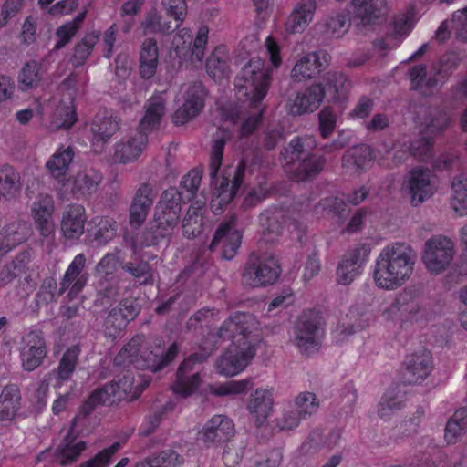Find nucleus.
<instances>
[{
    "mask_svg": "<svg viewBox=\"0 0 467 467\" xmlns=\"http://www.w3.org/2000/svg\"><path fill=\"white\" fill-rule=\"evenodd\" d=\"M415 263L416 255L410 245L394 243L385 246L375 262V285L386 291L401 287L412 275Z\"/></svg>",
    "mask_w": 467,
    "mask_h": 467,
    "instance_id": "f257e3e1",
    "label": "nucleus"
},
{
    "mask_svg": "<svg viewBox=\"0 0 467 467\" xmlns=\"http://www.w3.org/2000/svg\"><path fill=\"white\" fill-rule=\"evenodd\" d=\"M141 344V337H132L114 358V365L124 368L132 365L138 369L158 372L169 366L179 352L176 343L170 345L167 350L162 349L160 346L153 349L140 350Z\"/></svg>",
    "mask_w": 467,
    "mask_h": 467,
    "instance_id": "f03ea898",
    "label": "nucleus"
},
{
    "mask_svg": "<svg viewBox=\"0 0 467 467\" xmlns=\"http://www.w3.org/2000/svg\"><path fill=\"white\" fill-rule=\"evenodd\" d=\"M226 139L223 136L213 140L212 145L211 159L209 164L211 184L213 186V194L221 197L220 202L229 203L234 198L238 189L243 183L245 166L240 163L234 170L233 179L230 180L225 174L218 177L222 160L223 156Z\"/></svg>",
    "mask_w": 467,
    "mask_h": 467,
    "instance_id": "7ed1b4c3",
    "label": "nucleus"
},
{
    "mask_svg": "<svg viewBox=\"0 0 467 467\" xmlns=\"http://www.w3.org/2000/svg\"><path fill=\"white\" fill-rule=\"evenodd\" d=\"M269 83V70L265 69L264 60L257 57L244 66L234 80L237 91L249 99L254 108L266 95Z\"/></svg>",
    "mask_w": 467,
    "mask_h": 467,
    "instance_id": "20e7f679",
    "label": "nucleus"
},
{
    "mask_svg": "<svg viewBox=\"0 0 467 467\" xmlns=\"http://www.w3.org/2000/svg\"><path fill=\"white\" fill-rule=\"evenodd\" d=\"M325 321L316 309L305 310L298 317L296 326V344L299 351L311 356L319 351L325 337Z\"/></svg>",
    "mask_w": 467,
    "mask_h": 467,
    "instance_id": "39448f33",
    "label": "nucleus"
},
{
    "mask_svg": "<svg viewBox=\"0 0 467 467\" xmlns=\"http://www.w3.org/2000/svg\"><path fill=\"white\" fill-rule=\"evenodd\" d=\"M317 146L313 137L294 139V182H310L324 170L327 159L319 153L308 152Z\"/></svg>",
    "mask_w": 467,
    "mask_h": 467,
    "instance_id": "423d86ee",
    "label": "nucleus"
},
{
    "mask_svg": "<svg viewBox=\"0 0 467 467\" xmlns=\"http://www.w3.org/2000/svg\"><path fill=\"white\" fill-rule=\"evenodd\" d=\"M280 274L279 261L273 254H251L244 267L242 283L250 287L267 286L275 284Z\"/></svg>",
    "mask_w": 467,
    "mask_h": 467,
    "instance_id": "0eeeda50",
    "label": "nucleus"
},
{
    "mask_svg": "<svg viewBox=\"0 0 467 467\" xmlns=\"http://www.w3.org/2000/svg\"><path fill=\"white\" fill-rule=\"evenodd\" d=\"M262 343L261 336H252L250 341L239 340V345L226 350L216 360L219 374L233 377L244 370L254 358L256 349Z\"/></svg>",
    "mask_w": 467,
    "mask_h": 467,
    "instance_id": "6e6552de",
    "label": "nucleus"
},
{
    "mask_svg": "<svg viewBox=\"0 0 467 467\" xmlns=\"http://www.w3.org/2000/svg\"><path fill=\"white\" fill-rule=\"evenodd\" d=\"M212 353V349L201 347L198 352L191 354L179 365L176 381L172 386L175 393L186 398L197 389L201 378L199 372L194 371V366L206 361Z\"/></svg>",
    "mask_w": 467,
    "mask_h": 467,
    "instance_id": "1a4fd4ad",
    "label": "nucleus"
},
{
    "mask_svg": "<svg viewBox=\"0 0 467 467\" xmlns=\"http://www.w3.org/2000/svg\"><path fill=\"white\" fill-rule=\"evenodd\" d=\"M433 178L431 171L422 167H414L404 176L401 190L410 197L413 206L423 203L434 194L436 185Z\"/></svg>",
    "mask_w": 467,
    "mask_h": 467,
    "instance_id": "9d476101",
    "label": "nucleus"
},
{
    "mask_svg": "<svg viewBox=\"0 0 467 467\" xmlns=\"http://www.w3.org/2000/svg\"><path fill=\"white\" fill-rule=\"evenodd\" d=\"M451 119L445 111H440L421 130L420 137L412 140L409 150L419 161H428L432 157L434 138L450 124Z\"/></svg>",
    "mask_w": 467,
    "mask_h": 467,
    "instance_id": "9b49d317",
    "label": "nucleus"
},
{
    "mask_svg": "<svg viewBox=\"0 0 467 467\" xmlns=\"http://www.w3.org/2000/svg\"><path fill=\"white\" fill-rule=\"evenodd\" d=\"M455 254L453 242L446 236H433L424 245L422 262L431 274H440L451 264Z\"/></svg>",
    "mask_w": 467,
    "mask_h": 467,
    "instance_id": "f8f14e48",
    "label": "nucleus"
},
{
    "mask_svg": "<svg viewBox=\"0 0 467 467\" xmlns=\"http://www.w3.org/2000/svg\"><path fill=\"white\" fill-rule=\"evenodd\" d=\"M252 336H261L255 329L254 317L251 314L236 312L227 318L216 332L223 340H232L234 346L239 340L250 341Z\"/></svg>",
    "mask_w": 467,
    "mask_h": 467,
    "instance_id": "ddd939ff",
    "label": "nucleus"
},
{
    "mask_svg": "<svg viewBox=\"0 0 467 467\" xmlns=\"http://www.w3.org/2000/svg\"><path fill=\"white\" fill-rule=\"evenodd\" d=\"M371 247L368 244H358L349 249L341 258L337 269V278L340 285H349L360 274L368 260Z\"/></svg>",
    "mask_w": 467,
    "mask_h": 467,
    "instance_id": "4468645a",
    "label": "nucleus"
},
{
    "mask_svg": "<svg viewBox=\"0 0 467 467\" xmlns=\"http://www.w3.org/2000/svg\"><path fill=\"white\" fill-rule=\"evenodd\" d=\"M47 355V346L41 330H32L22 337L20 359L24 370L32 372L39 368Z\"/></svg>",
    "mask_w": 467,
    "mask_h": 467,
    "instance_id": "2eb2a0df",
    "label": "nucleus"
},
{
    "mask_svg": "<svg viewBox=\"0 0 467 467\" xmlns=\"http://www.w3.org/2000/svg\"><path fill=\"white\" fill-rule=\"evenodd\" d=\"M237 218L234 214L223 221L217 227L213 238L209 245L214 251L221 245L223 258L231 260L235 255L242 241V234L236 228Z\"/></svg>",
    "mask_w": 467,
    "mask_h": 467,
    "instance_id": "dca6fc26",
    "label": "nucleus"
},
{
    "mask_svg": "<svg viewBox=\"0 0 467 467\" xmlns=\"http://www.w3.org/2000/svg\"><path fill=\"white\" fill-rule=\"evenodd\" d=\"M182 211V193L176 188L165 190L154 210V218L174 231Z\"/></svg>",
    "mask_w": 467,
    "mask_h": 467,
    "instance_id": "f3484780",
    "label": "nucleus"
},
{
    "mask_svg": "<svg viewBox=\"0 0 467 467\" xmlns=\"http://www.w3.org/2000/svg\"><path fill=\"white\" fill-rule=\"evenodd\" d=\"M206 90L200 81L192 82L186 90L185 102L173 114L175 125H183L194 119L202 109Z\"/></svg>",
    "mask_w": 467,
    "mask_h": 467,
    "instance_id": "a211bd4d",
    "label": "nucleus"
},
{
    "mask_svg": "<svg viewBox=\"0 0 467 467\" xmlns=\"http://www.w3.org/2000/svg\"><path fill=\"white\" fill-rule=\"evenodd\" d=\"M156 198L154 185L150 182L140 184L130 206V224L139 228L146 220Z\"/></svg>",
    "mask_w": 467,
    "mask_h": 467,
    "instance_id": "6ab92c4d",
    "label": "nucleus"
},
{
    "mask_svg": "<svg viewBox=\"0 0 467 467\" xmlns=\"http://www.w3.org/2000/svg\"><path fill=\"white\" fill-rule=\"evenodd\" d=\"M234 425L233 421L224 415L213 416L202 427L199 432V440L205 446L210 447L221 441L228 440V437L234 434Z\"/></svg>",
    "mask_w": 467,
    "mask_h": 467,
    "instance_id": "aec40b11",
    "label": "nucleus"
},
{
    "mask_svg": "<svg viewBox=\"0 0 467 467\" xmlns=\"http://www.w3.org/2000/svg\"><path fill=\"white\" fill-rule=\"evenodd\" d=\"M86 262L84 254H78L74 257L60 283L59 295L70 287L67 296H76L84 288L88 277L84 272Z\"/></svg>",
    "mask_w": 467,
    "mask_h": 467,
    "instance_id": "412c9836",
    "label": "nucleus"
},
{
    "mask_svg": "<svg viewBox=\"0 0 467 467\" xmlns=\"http://www.w3.org/2000/svg\"><path fill=\"white\" fill-rule=\"evenodd\" d=\"M433 368L430 351L422 350L407 356L405 360V377L408 384H416L424 380Z\"/></svg>",
    "mask_w": 467,
    "mask_h": 467,
    "instance_id": "4be33fe9",
    "label": "nucleus"
},
{
    "mask_svg": "<svg viewBox=\"0 0 467 467\" xmlns=\"http://www.w3.org/2000/svg\"><path fill=\"white\" fill-rule=\"evenodd\" d=\"M120 119L107 109L99 110L90 124L93 143L106 144L119 130Z\"/></svg>",
    "mask_w": 467,
    "mask_h": 467,
    "instance_id": "5701e85b",
    "label": "nucleus"
},
{
    "mask_svg": "<svg viewBox=\"0 0 467 467\" xmlns=\"http://www.w3.org/2000/svg\"><path fill=\"white\" fill-rule=\"evenodd\" d=\"M148 145V135L137 132L134 136L121 140L114 146L113 161L118 163H129L139 158Z\"/></svg>",
    "mask_w": 467,
    "mask_h": 467,
    "instance_id": "b1692460",
    "label": "nucleus"
},
{
    "mask_svg": "<svg viewBox=\"0 0 467 467\" xmlns=\"http://www.w3.org/2000/svg\"><path fill=\"white\" fill-rule=\"evenodd\" d=\"M87 221L86 211L82 205H69L63 213L61 231L67 240L76 241L84 234Z\"/></svg>",
    "mask_w": 467,
    "mask_h": 467,
    "instance_id": "393cba45",
    "label": "nucleus"
},
{
    "mask_svg": "<svg viewBox=\"0 0 467 467\" xmlns=\"http://www.w3.org/2000/svg\"><path fill=\"white\" fill-rule=\"evenodd\" d=\"M78 419V417L77 416L72 420L68 432L55 451V459L61 465H67L76 462L81 452L87 448L85 441L74 443L77 439V434L74 433V428Z\"/></svg>",
    "mask_w": 467,
    "mask_h": 467,
    "instance_id": "a878e982",
    "label": "nucleus"
},
{
    "mask_svg": "<svg viewBox=\"0 0 467 467\" xmlns=\"http://www.w3.org/2000/svg\"><path fill=\"white\" fill-rule=\"evenodd\" d=\"M330 59V55L323 49L307 53L294 65V72L305 78H313L327 67Z\"/></svg>",
    "mask_w": 467,
    "mask_h": 467,
    "instance_id": "bb28decb",
    "label": "nucleus"
},
{
    "mask_svg": "<svg viewBox=\"0 0 467 467\" xmlns=\"http://www.w3.org/2000/svg\"><path fill=\"white\" fill-rule=\"evenodd\" d=\"M54 211L53 198L48 194H40L33 203L32 213L41 235L47 237L53 230L52 213Z\"/></svg>",
    "mask_w": 467,
    "mask_h": 467,
    "instance_id": "cd10ccee",
    "label": "nucleus"
},
{
    "mask_svg": "<svg viewBox=\"0 0 467 467\" xmlns=\"http://www.w3.org/2000/svg\"><path fill=\"white\" fill-rule=\"evenodd\" d=\"M410 88L423 96H430L438 86L437 73H428L426 64H418L408 70Z\"/></svg>",
    "mask_w": 467,
    "mask_h": 467,
    "instance_id": "c85d7f7f",
    "label": "nucleus"
},
{
    "mask_svg": "<svg viewBox=\"0 0 467 467\" xmlns=\"http://www.w3.org/2000/svg\"><path fill=\"white\" fill-rule=\"evenodd\" d=\"M94 306L106 308L118 301L120 296L119 280L115 276L101 275L96 283Z\"/></svg>",
    "mask_w": 467,
    "mask_h": 467,
    "instance_id": "c756f323",
    "label": "nucleus"
},
{
    "mask_svg": "<svg viewBox=\"0 0 467 467\" xmlns=\"http://www.w3.org/2000/svg\"><path fill=\"white\" fill-rule=\"evenodd\" d=\"M373 160V150L370 146L360 144L349 148L342 157V166L351 172L360 173Z\"/></svg>",
    "mask_w": 467,
    "mask_h": 467,
    "instance_id": "7c9ffc66",
    "label": "nucleus"
},
{
    "mask_svg": "<svg viewBox=\"0 0 467 467\" xmlns=\"http://www.w3.org/2000/svg\"><path fill=\"white\" fill-rule=\"evenodd\" d=\"M29 229L26 223L13 222L0 231V257L5 255L13 248L26 242Z\"/></svg>",
    "mask_w": 467,
    "mask_h": 467,
    "instance_id": "2f4dec72",
    "label": "nucleus"
},
{
    "mask_svg": "<svg viewBox=\"0 0 467 467\" xmlns=\"http://www.w3.org/2000/svg\"><path fill=\"white\" fill-rule=\"evenodd\" d=\"M324 98L322 83H314L297 92L294 99V108H296L298 114L311 113L319 108Z\"/></svg>",
    "mask_w": 467,
    "mask_h": 467,
    "instance_id": "473e14b6",
    "label": "nucleus"
},
{
    "mask_svg": "<svg viewBox=\"0 0 467 467\" xmlns=\"http://www.w3.org/2000/svg\"><path fill=\"white\" fill-rule=\"evenodd\" d=\"M179 22L166 21L162 16L156 10L151 9L146 13L140 23V28L144 36L161 35L168 36L172 34L180 27Z\"/></svg>",
    "mask_w": 467,
    "mask_h": 467,
    "instance_id": "72a5a7b5",
    "label": "nucleus"
},
{
    "mask_svg": "<svg viewBox=\"0 0 467 467\" xmlns=\"http://www.w3.org/2000/svg\"><path fill=\"white\" fill-rule=\"evenodd\" d=\"M273 403L272 395L266 389H258L252 394L247 408L254 415L257 429L264 428V424L272 411Z\"/></svg>",
    "mask_w": 467,
    "mask_h": 467,
    "instance_id": "f704fd0d",
    "label": "nucleus"
},
{
    "mask_svg": "<svg viewBox=\"0 0 467 467\" xmlns=\"http://www.w3.org/2000/svg\"><path fill=\"white\" fill-rule=\"evenodd\" d=\"M165 99L160 95L152 96L147 100L145 114L139 125L140 132L147 134L160 125L161 119L165 113Z\"/></svg>",
    "mask_w": 467,
    "mask_h": 467,
    "instance_id": "c9c22d12",
    "label": "nucleus"
},
{
    "mask_svg": "<svg viewBox=\"0 0 467 467\" xmlns=\"http://www.w3.org/2000/svg\"><path fill=\"white\" fill-rule=\"evenodd\" d=\"M348 87L349 79L341 72L329 71L323 77L324 97L327 95L334 102L343 100L348 97Z\"/></svg>",
    "mask_w": 467,
    "mask_h": 467,
    "instance_id": "e433bc0d",
    "label": "nucleus"
},
{
    "mask_svg": "<svg viewBox=\"0 0 467 467\" xmlns=\"http://www.w3.org/2000/svg\"><path fill=\"white\" fill-rule=\"evenodd\" d=\"M101 180L102 176L94 171L78 172L72 179L71 193L78 200L85 199L97 192Z\"/></svg>",
    "mask_w": 467,
    "mask_h": 467,
    "instance_id": "4c0bfd02",
    "label": "nucleus"
},
{
    "mask_svg": "<svg viewBox=\"0 0 467 467\" xmlns=\"http://www.w3.org/2000/svg\"><path fill=\"white\" fill-rule=\"evenodd\" d=\"M354 13L365 25L374 24L386 13V0H352Z\"/></svg>",
    "mask_w": 467,
    "mask_h": 467,
    "instance_id": "58836bf2",
    "label": "nucleus"
},
{
    "mask_svg": "<svg viewBox=\"0 0 467 467\" xmlns=\"http://www.w3.org/2000/svg\"><path fill=\"white\" fill-rule=\"evenodd\" d=\"M21 394L16 384L6 385L0 394V420H12L20 408Z\"/></svg>",
    "mask_w": 467,
    "mask_h": 467,
    "instance_id": "ea45409f",
    "label": "nucleus"
},
{
    "mask_svg": "<svg viewBox=\"0 0 467 467\" xmlns=\"http://www.w3.org/2000/svg\"><path fill=\"white\" fill-rule=\"evenodd\" d=\"M172 234L173 230L153 217L141 234L140 244L149 247L158 245L161 242L169 243Z\"/></svg>",
    "mask_w": 467,
    "mask_h": 467,
    "instance_id": "a19ab883",
    "label": "nucleus"
},
{
    "mask_svg": "<svg viewBox=\"0 0 467 467\" xmlns=\"http://www.w3.org/2000/svg\"><path fill=\"white\" fill-rule=\"evenodd\" d=\"M406 401V394L398 386L386 390L379 403L378 414L381 419H388L392 413L401 410Z\"/></svg>",
    "mask_w": 467,
    "mask_h": 467,
    "instance_id": "79ce46f5",
    "label": "nucleus"
},
{
    "mask_svg": "<svg viewBox=\"0 0 467 467\" xmlns=\"http://www.w3.org/2000/svg\"><path fill=\"white\" fill-rule=\"evenodd\" d=\"M117 399L114 385L105 384L94 389L81 407L80 413L88 416L98 405H109Z\"/></svg>",
    "mask_w": 467,
    "mask_h": 467,
    "instance_id": "37998d69",
    "label": "nucleus"
},
{
    "mask_svg": "<svg viewBox=\"0 0 467 467\" xmlns=\"http://www.w3.org/2000/svg\"><path fill=\"white\" fill-rule=\"evenodd\" d=\"M73 157L74 151L71 147L58 149L46 165L52 177L59 182H64Z\"/></svg>",
    "mask_w": 467,
    "mask_h": 467,
    "instance_id": "c03bdc74",
    "label": "nucleus"
},
{
    "mask_svg": "<svg viewBox=\"0 0 467 467\" xmlns=\"http://www.w3.org/2000/svg\"><path fill=\"white\" fill-rule=\"evenodd\" d=\"M229 56L223 47H217L208 57L206 70L214 80H221L229 74Z\"/></svg>",
    "mask_w": 467,
    "mask_h": 467,
    "instance_id": "a18cd8bd",
    "label": "nucleus"
},
{
    "mask_svg": "<svg viewBox=\"0 0 467 467\" xmlns=\"http://www.w3.org/2000/svg\"><path fill=\"white\" fill-rule=\"evenodd\" d=\"M467 431V408L457 410L448 420L444 439L449 444L456 443Z\"/></svg>",
    "mask_w": 467,
    "mask_h": 467,
    "instance_id": "49530a36",
    "label": "nucleus"
},
{
    "mask_svg": "<svg viewBox=\"0 0 467 467\" xmlns=\"http://www.w3.org/2000/svg\"><path fill=\"white\" fill-rule=\"evenodd\" d=\"M451 206L459 216L467 215V178L459 175L451 182Z\"/></svg>",
    "mask_w": 467,
    "mask_h": 467,
    "instance_id": "de8ad7c7",
    "label": "nucleus"
},
{
    "mask_svg": "<svg viewBox=\"0 0 467 467\" xmlns=\"http://www.w3.org/2000/svg\"><path fill=\"white\" fill-rule=\"evenodd\" d=\"M317 8L315 0H301L294 7V33L304 31L313 20Z\"/></svg>",
    "mask_w": 467,
    "mask_h": 467,
    "instance_id": "09e8293b",
    "label": "nucleus"
},
{
    "mask_svg": "<svg viewBox=\"0 0 467 467\" xmlns=\"http://www.w3.org/2000/svg\"><path fill=\"white\" fill-rule=\"evenodd\" d=\"M295 410L294 416H297L299 420L306 419L317 412L319 408V402L315 393L305 391L300 393L294 400ZM296 418V417H294ZM296 419H294L295 420ZM298 423L294 421V429Z\"/></svg>",
    "mask_w": 467,
    "mask_h": 467,
    "instance_id": "8fccbe9b",
    "label": "nucleus"
},
{
    "mask_svg": "<svg viewBox=\"0 0 467 467\" xmlns=\"http://www.w3.org/2000/svg\"><path fill=\"white\" fill-rule=\"evenodd\" d=\"M20 175L9 165H4L0 170V194L13 198L20 191Z\"/></svg>",
    "mask_w": 467,
    "mask_h": 467,
    "instance_id": "3c124183",
    "label": "nucleus"
},
{
    "mask_svg": "<svg viewBox=\"0 0 467 467\" xmlns=\"http://www.w3.org/2000/svg\"><path fill=\"white\" fill-rule=\"evenodd\" d=\"M79 354L80 348L78 346H72L66 350L59 361L57 368L53 371V373L57 375V380L65 381L70 379L76 369Z\"/></svg>",
    "mask_w": 467,
    "mask_h": 467,
    "instance_id": "603ef678",
    "label": "nucleus"
},
{
    "mask_svg": "<svg viewBox=\"0 0 467 467\" xmlns=\"http://www.w3.org/2000/svg\"><path fill=\"white\" fill-rule=\"evenodd\" d=\"M99 39V34L98 32H91L87 34L81 41L75 46L72 55V64L75 67L85 64Z\"/></svg>",
    "mask_w": 467,
    "mask_h": 467,
    "instance_id": "864d4df0",
    "label": "nucleus"
},
{
    "mask_svg": "<svg viewBox=\"0 0 467 467\" xmlns=\"http://www.w3.org/2000/svg\"><path fill=\"white\" fill-rule=\"evenodd\" d=\"M94 227L88 230V236L92 242L98 245H104L115 236V228L111 223L105 218H96L93 220Z\"/></svg>",
    "mask_w": 467,
    "mask_h": 467,
    "instance_id": "5fc2aeb1",
    "label": "nucleus"
},
{
    "mask_svg": "<svg viewBox=\"0 0 467 467\" xmlns=\"http://www.w3.org/2000/svg\"><path fill=\"white\" fill-rule=\"evenodd\" d=\"M202 215L199 208L190 207L182 220V234L189 239H193L202 232Z\"/></svg>",
    "mask_w": 467,
    "mask_h": 467,
    "instance_id": "6e6d98bb",
    "label": "nucleus"
},
{
    "mask_svg": "<svg viewBox=\"0 0 467 467\" xmlns=\"http://www.w3.org/2000/svg\"><path fill=\"white\" fill-rule=\"evenodd\" d=\"M179 459L175 451L168 449L137 462L134 467H175L180 463Z\"/></svg>",
    "mask_w": 467,
    "mask_h": 467,
    "instance_id": "4d7b16f0",
    "label": "nucleus"
},
{
    "mask_svg": "<svg viewBox=\"0 0 467 467\" xmlns=\"http://www.w3.org/2000/svg\"><path fill=\"white\" fill-rule=\"evenodd\" d=\"M39 70L40 65L36 61L26 62L18 76L20 89L26 91L36 87L41 80Z\"/></svg>",
    "mask_w": 467,
    "mask_h": 467,
    "instance_id": "13d9d810",
    "label": "nucleus"
},
{
    "mask_svg": "<svg viewBox=\"0 0 467 467\" xmlns=\"http://www.w3.org/2000/svg\"><path fill=\"white\" fill-rule=\"evenodd\" d=\"M246 441L244 439L236 438L228 441L223 452V460L226 467H234L243 459Z\"/></svg>",
    "mask_w": 467,
    "mask_h": 467,
    "instance_id": "bf43d9fd",
    "label": "nucleus"
},
{
    "mask_svg": "<svg viewBox=\"0 0 467 467\" xmlns=\"http://www.w3.org/2000/svg\"><path fill=\"white\" fill-rule=\"evenodd\" d=\"M128 322L119 309L113 307L104 321V333L108 337L116 338L127 327Z\"/></svg>",
    "mask_w": 467,
    "mask_h": 467,
    "instance_id": "052dcab7",
    "label": "nucleus"
},
{
    "mask_svg": "<svg viewBox=\"0 0 467 467\" xmlns=\"http://www.w3.org/2000/svg\"><path fill=\"white\" fill-rule=\"evenodd\" d=\"M337 122V116L334 109L327 106L318 113V130L323 139H327L334 132Z\"/></svg>",
    "mask_w": 467,
    "mask_h": 467,
    "instance_id": "680f3d73",
    "label": "nucleus"
},
{
    "mask_svg": "<svg viewBox=\"0 0 467 467\" xmlns=\"http://www.w3.org/2000/svg\"><path fill=\"white\" fill-rule=\"evenodd\" d=\"M348 15L343 12L331 16L326 24L327 33L337 38L342 36L348 30Z\"/></svg>",
    "mask_w": 467,
    "mask_h": 467,
    "instance_id": "e2e57ef3",
    "label": "nucleus"
},
{
    "mask_svg": "<svg viewBox=\"0 0 467 467\" xmlns=\"http://www.w3.org/2000/svg\"><path fill=\"white\" fill-rule=\"evenodd\" d=\"M252 381L250 379L243 380H232L218 387H211V392L215 396H226L231 394H240L250 388Z\"/></svg>",
    "mask_w": 467,
    "mask_h": 467,
    "instance_id": "0e129e2a",
    "label": "nucleus"
},
{
    "mask_svg": "<svg viewBox=\"0 0 467 467\" xmlns=\"http://www.w3.org/2000/svg\"><path fill=\"white\" fill-rule=\"evenodd\" d=\"M77 121L76 111L72 106L60 105L54 113V125L57 129H69Z\"/></svg>",
    "mask_w": 467,
    "mask_h": 467,
    "instance_id": "69168bd1",
    "label": "nucleus"
},
{
    "mask_svg": "<svg viewBox=\"0 0 467 467\" xmlns=\"http://www.w3.org/2000/svg\"><path fill=\"white\" fill-rule=\"evenodd\" d=\"M123 270L135 278L145 277L143 284H152V271L147 261L128 262L122 266Z\"/></svg>",
    "mask_w": 467,
    "mask_h": 467,
    "instance_id": "338daca9",
    "label": "nucleus"
},
{
    "mask_svg": "<svg viewBox=\"0 0 467 467\" xmlns=\"http://www.w3.org/2000/svg\"><path fill=\"white\" fill-rule=\"evenodd\" d=\"M120 443L114 442L109 448H106L96 454L92 459L83 462L79 467H107L111 457L119 450Z\"/></svg>",
    "mask_w": 467,
    "mask_h": 467,
    "instance_id": "774afa93",
    "label": "nucleus"
}]
</instances>
